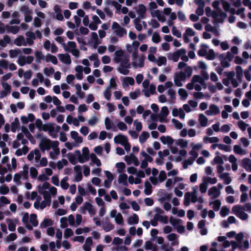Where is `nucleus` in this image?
I'll list each match as a JSON object with an SVG mask.
<instances>
[{
	"mask_svg": "<svg viewBox=\"0 0 251 251\" xmlns=\"http://www.w3.org/2000/svg\"><path fill=\"white\" fill-rule=\"evenodd\" d=\"M134 82V80L132 77H126L123 80V85L124 87H127L129 85H133Z\"/></svg>",
	"mask_w": 251,
	"mask_h": 251,
	"instance_id": "nucleus-22",
	"label": "nucleus"
},
{
	"mask_svg": "<svg viewBox=\"0 0 251 251\" xmlns=\"http://www.w3.org/2000/svg\"><path fill=\"white\" fill-rule=\"evenodd\" d=\"M21 130L23 133L25 135L26 137L28 138L30 141H31V140H32L33 138L31 134L27 129V128L25 126H22L21 127Z\"/></svg>",
	"mask_w": 251,
	"mask_h": 251,
	"instance_id": "nucleus-32",
	"label": "nucleus"
},
{
	"mask_svg": "<svg viewBox=\"0 0 251 251\" xmlns=\"http://www.w3.org/2000/svg\"><path fill=\"white\" fill-rule=\"evenodd\" d=\"M217 155L214 158L213 161L212 162V164L213 165L214 164H217V172L218 174L217 176L220 177V155H219V152H216Z\"/></svg>",
	"mask_w": 251,
	"mask_h": 251,
	"instance_id": "nucleus-21",
	"label": "nucleus"
},
{
	"mask_svg": "<svg viewBox=\"0 0 251 251\" xmlns=\"http://www.w3.org/2000/svg\"><path fill=\"white\" fill-rule=\"evenodd\" d=\"M169 113L168 108L167 106H163L161 108V112L159 114V121L163 122L164 119L166 118Z\"/></svg>",
	"mask_w": 251,
	"mask_h": 251,
	"instance_id": "nucleus-9",
	"label": "nucleus"
},
{
	"mask_svg": "<svg viewBox=\"0 0 251 251\" xmlns=\"http://www.w3.org/2000/svg\"><path fill=\"white\" fill-rule=\"evenodd\" d=\"M245 208L241 205H235L232 207V211L233 213L237 216H239L241 213L244 212Z\"/></svg>",
	"mask_w": 251,
	"mask_h": 251,
	"instance_id": "nucleus-11",
	"label": "nucleus"
},
{
	"mask_svg": "<svg viewBox=\"0 0 251 251\" xmlns=\"http://www.w3.org/2000/svg\"><path fill=\"white\" fill-rule=\"evenodd\" d=\"M76 155L68 153V158L70 163L73 165H75L77 163Z\"/></svg>",
	"mask_w": 251,
	"mask_h": 251,
	"instance_id": "nucleus-60",
	"label": "nucleus"
},
{
	"mask_svg": "<svg viewBox=\"0 0 251 251\" xmlns=\"http://www.w3.org/2000/svg\"><path fill=\"white\" fill-rule=\"evenodd\" d=\"M35 56L36 57V61L37 63L40 62L41 60H44L45 59L44 55H43L42 52L40 51H36Z\"/></svg>",
	"mask_w": 251,
	"mask_h": 251,
	"instance_id": "nucleus-45",
	"label": "nucleus"
},
{
	"mask_svg": "<svg viewBox=\"0 0 251 251\" xmlns=\"http://www.w3.org/2000/svg\"><path fill=\"white\" fill-rule=\"evenodd\" d=\"M251 160L249 158H245L242 160L241 165L246 171H248V168L249 164H251Z\"/></svg>",
	"mask_w": 251,
	"mask_h": 251,
	"instance_id": "nucleus-42",
	"label": "nucleus"
},
{
	"mask_svg": "<svg viewBox=\"0 0 251 251\" xmlns=\"http://www.w3.org/2000/svg\"><path fill=\"white\" fill-rule=\"evenodd\" d=\"M213 204V209L217 211L220 210V200H216L215 201L210 202L209 205Z\"/></svg>",
	"mask_w": 251,
	"mask_h": 251,
	"instance_id": "nucleus-50",
	"label": "nucleus"
},
{
	"mask_svg": "<svg viewBox=\"0 0 251 251\" xmlns=\"http://www.w3.org/2000/svg\"><path fill=\"white\" fill-rule=\"evenodd\" d=\"M212 15H211V17L213 18V23L214 24H216V23H220V18H218V17H220V9H217L216 11H213L212 13Z\"/></svg>",
	"mask_w": 251,
	"mask_h": 251,
	"instance_id": "nucleus-23",
	"label": "nucleus"
},
{
	"mask_svg": "<svg viewBox=\"0 0 251 251\" xmlns=\"http://www.w3.org/2000/svg\"><path fill=\"white\" fill-rule=\"evenodd\" d=\"M114 140L116 144L124 145L125 143L127 142L128 139L125 135L119 134L114 137Z\"/></svg>",
	"mask_w": 251,
	"mask_h": 251,
	"instance_id": "nucleus-6",
	"label": "nucleus"
},
{
	"mask_svg": "<svg viewBox=\"0 0 251 251\" xmlns=\"http://www.w3.org/2000/svg\"><path fill=\"white\" fill-rule=\"evenodd\" d=\"M54 123H48L44 124L42 127V130L44 131H48L49 134L53 138H56V135L53 133Z\"/></svg>",
	"mask_w": 251,
	"mask_h": 251,
	"instance_id": "nucleus-3",
	"label": "nucleus"
},
{
	"mask_svg": "<svg viewBox=\"0 0 251 251\" xmlns=\"http://www.w3.org/2000/svg\"><path fill=\"white\" fill-rule=\"evenodd\" d=\"M149 133L147 131H143L139 136V141L141 143H145L149 137Z\"/></svg>",
	"mask_w": 251,
	"mask_h": 251,
	"instance_id": "nucleus-31",
	"label": "nucleus"
},
{
	"mask_svg": "<svg viewBox=\"0 0 251 251\" xmlns=\"http://www.w3.org/2000/svg\"><path fill=\"white\" fill-rule=\"evenodd\" d=\"M236 78L239 81H241L243 77V69L241 66H237L236 67Z\"/></svg>",
	"mask_w": 251,
	"mask_h": 251,
	"instance_id": "nucleus-37",
	"label": "nucleus"
},
{
	"mask_svg": "<svg viewBox=\"0 0 251 251\" xmlns=\"http://www.w3.org/2000/svg\"><path fill=\"white\" fill-rule=\"evenodd\" d=\"M68 46L66 45V44L63 43L62 44V46H63V48L66 51H70L71 50H70V48L72 49V50H74L75 49L76 47V45L75 42L74 41H68Z\"/></svg>",
	"mask_w": 251,
	"mask_h": 251,
	"instance_id": "nucleus-19",
	"label": "nucleus"
},
{
	"mask_svg": "<svg viewBox=\"0 0 251 251\" xmlns=\"http://www.w3.org/2000/svg\"><path fill=\"white\" fill-rule=\"evenodd\" d=\"M199 120L201 126L204 127L207 126L208 119L203 114L199 115Z\"/></svg>",
	"mask_w": 251,
	"mask_h": 251,
	"instance_id": "nucleus-27",
	"label": "nucleus"
},
{
	"mask_svg": "<svg viewBox=\"0 0 251 251\" xmlns=\"http://www.w3.org/2000/svg\"><path fill=\"white\" fill-rule=\"evenodd\" d=\"M38 175V171L37 169L32 167L30 168V175L31 178H36Z\"/></svg>",
	"mask_w": 251,
	"mask_h": 251,
	"instance_id": "nucleus-61",
	"label": "nucleus"
},
{
	"mask_svg": "<svg viewBox=\"0 0 251 251\" xmlns=\"http://www.w3.org/2000/svg\"><path fill=\"white\" fill-rule=\"evenodd\" d=\"M74 234V232L71 228H67L64 231V237L66 238H68Z\"/></svg>",
	"mask_w": 251,
	"mask_h": 251,
	"instance_id": "nucleus-64",
	"label": "nucleus"
},
{
	"mask_svg": "<svg viewBox=\"0 0 251 251\" xmlns=\"http://www.w3.org/2000/svg\"><path fill=\"white\" fill-rule=\"evenodd\" d=\"M151 15L152 17H156L158 21L161 22H164L166 21V18L163 15H161L159 10H156L154 11L151 12Z\"/></svg>",
	"mask_w": 251,
	"mask_h": 251,
	"instance_id": "nucleus-14",
	"label": "nucleus"
},
{
	"mask_svg": "<svg viewBox=\"0 0 251 251\" xmlns=\"http://www.w3.org/2000/svg\"><path fill=\"white\" fill-rule=\"evenodd\" d=\"M129 62V56L126 57L121 61V65L122 67L125 68H130V64L128 63Z\"/></svg>",
	"mask_w": 251,
	"mask_h": 251,
	"instance_id": "nucleus-51",
	"label": "nucleus"
},
{
	"mask_svg": "<svg viewBox=\"0 0 251 251\" xmlns=\"http://www.w3.org/2000/svg\"><path fill=\"white\" fill-rule=\"evenodd\" d=\"M207 189V183L203 178V182L200 185V190L201 193L206 192Z\"/></svg>",
	"mask_w": 251,
	"mask_h": 251,
	"instance_id": "nucleus-48",
	"label": "nucleus"
},
{
	"mask_svg": "<svg viewBox=\"0 0 251 251\" xmlns=\"http://www.w3.org/2000/svg\"><path fill=\"white\" fill-rule=\"evenodd\" d=\"M208 194L209 196H212L214 199L218 197V195L220 194L219 189L213 186L209 189Z\"/></svg>",
	"mask_w": 251,
	"mask_h": 251,
	"instance_id": "nucleus-17",
	"label": "nucleus"
},
{
	"mask_svg": "<svg viewBox=\"0 0 251 251\" xmlns=\"http://www.w3.org/2000/svg\"><path fill=\"white\" fill-rule=\"evenodd\" d=\"M207 141H208L210 143H217L219 141V138L217 137H204L203 138V141L204 142H206Z\"/></svg>",
	"mask_w": 251,
	"mask_h": 251,
	"instance_id": "nucleus-52",
	"label": "nucleus"
},
{
	"mask_svg": "<svg viewBox=\"0 0 251 251\" xmlns=\"http://www.w3.org/2000/svg\"><path fill=\"white\" fill-rule=\"evenodd\" d=\"M115 221L118 225H123L124 224V220L122 214L120 213L117 214L115 217Z\"/></svg>",
	"mask_w": 251,
	"mask_h": 251,
	"instance_id": "nucleus-59",
	"label": "nucleus"
},
{
	"mask_svg": "<svg viewBox=\"0 0 251 251\" xmlns=\"http://www.w3.org/2000/svg\"><path fill=\"white\" fill-rule=\"evenodd\" d=\"M116 166L119 173H122L125 171L126 165L124 162H118L116 163Z\"/></svg>",
	"mask_w": 251,
	"mask_h": 251,
	"instance_id": "nucleus-46",
	"label": "nucleus"
},
{
	"mask_svg": "<svg viewBox=\"0 0 251 251\" xmlns=\"http://www.w3.org/2000/svg\"><path fill=\"white\" fill-rule=\"evenodd\" d=\"M53 221L51 219H45L40 224V227L46 228L48 226H50L52 225Z\"/></svg>",
	"mask_w": 251,
	"mask_h": 251,
	"instance_id": "nucleus-29",
	"label": "nucleus"
},
{
	"mask_svg": "<svg viewBox=\"0 0 251 251\" xmlns=\"http://www.w3.org/2000/svg\"><path fill=\"white\" fill-rule=\"evenodd\" d=\"M50 143L51 140L50 139L46 137H43L39 144V147L43 151L45 150H49L50 149Z\"/></svg>",
	"mask_w": 251,
	"mask_h": 251,
	"instance_id": "nucleus-5",
	"label": "nucleus"
},
{
	"mask_svg": "<svg viewBox=\"0 0 251 251\" xmlns=\"http://www.w3.org/2000/svg\"><path fill=\"white\" fill-rule=\"evenodd\" d=\"M72 139L77 143H81L83 142V138L81 136H78V133L75 131H72L70 133Z\"/></svg>",
	"mask_w": 251,
	"mask_h": 251,
	"instance_id": "nucleus-18",
	"label": "nucleus"
},
{
	"mask_svg": "<svg viewBox=\"0 0 251 251\" xmlns=\"http://www.w3.org/2000/svg\"><path fill=\"white\" fill-rule=\"evenodd\" d=\"M17 62L20 66H24L26 64L25 57L23 55L20 56Z\"/></svg>",
	"mask_w": 251,
	"mask_h": 251,
	"instance_id": "nucleus-62",
	"label": "nucleus"
},
{
	"mask_svg": "<svg viewBox=\"0 0 251 251\" xmlns=\"http://www.w3.org/2000/svg\"><path fill=\"white\" fill-rule=\"evenodd\" d=\"M191 195V193L189 192H187L185 193L184 199L183 201L184 205L185 206H188L190 204Z\"/></svg>",
	"mask_w": 251,
	"mask_h": 251,
	"instance_id": "nucleus-40",
	"label": "nucleus"
},
{
	"mask_svg": "<svg viewBox=\"0 0 251 251\" xmlns=\"http://www.w3.org/2000/svg\"><path fill=\"white\" fill-rule=\"evenodd\" d=\"M176 144L179 146L181 148H185L188 146V142L183 139H179L176 141Z\"/></svg>",
	"mask_w": 251,
	"mask_h": 251,
	"instance_id": "nucleus-44",
	"label": "nucleus"
},
{
	"mask_svg": "<svg viewBox=\"0 0 251 251\" xmlns=\"http://www.w3.org/2000/svg\"><path fill=\"white\" fill-rule=\"evenodd\" d=\"M139 222V217L136 214H133L132 217L129 218L128 223L129 225L137 224Z\"/></svg>",
	"mask_w": 251,
	"mask_h": 251,
	"instance_id": "nucleus-33",
	"label": "nucleus"
},
{
	"mask_svg": "<svg viewBox=\"0 0 251 251\" xmlns=\"http://www.w3.org/2000/svg\"><path fill=\"white\" fill-rule=\"evenodd\" d=\"M90 158L91 159V160L92 162L95 164L98 167L101 166V162L100 160L97 157L96 154L94 153H91L90 154Z\"/></svg>",
	"mask_w": 251,
	"mask_h": 251,
	"instance_id": "nucleus-34",
	"label": "nucleus"
},
{
	"mask_svg": "<svg viewBox=\"0 0 251 251\" xmlns=\"http://www.w3.org/2000/svg\"><path fill=\"white\" fill-rule=\"evenodd\" d=\"M152 41L154 43H158L161 41V38L158 33L156 32L153 33L152 37Z\"/></svg>",
	"mask_w": 251,
	"mask_h": 251,
	"instance_id": "nucleus-63",
	"label": "nucleus"
},
{
	"mask_svg": "<svg viewBox=\"0 0 251 251\" xmlns=\"http://www.w3.org/2000/svg\"><path fill=\"white\" fill-rule=\"evenodd\" d=\"M140 95V90L139 89H137L134 92H131L129 93V96L132 100H135Z\"/></svg>",
	"mask_w": 251,
	"mask_h": 251,
	"instance_id": "nucleus-54",
	"label": "nucleus"
},
{
	"mask_svg": "<svg viewBox=\"0 0 251 251\" xmlns=\"http://www.w3.org/2000/svg\"><path fill=\"white\" fill-rule=\"evenodd\" d=\"M127 176L126 174H122L119 175L118 182L125 186L127 185Z\"/></svg>",
	"mask_w": 251,
	"mask_h": 251,
	"instance_id": "nucleus-24",
	"label": "nucleus"
},
{
	"mask_svg": "<svg viewBox=\"0 0 251 251\" xmlns=\"http://www.w3.org/2000/svg\"><path fill=\"white\" fill-rule=\"evenodd\" d=\"M245 208L241 205H235L232 207V211L233 213L237 216H239L241 213L244 212Z\"/></svg>",
	"mask_w": 251,
	"mask_h": 251,
	"instance_id": "nucleus-12",
	"label": "nucleus"
},
{
	"mask_svg": "<svg viewBox=\"0 0 251 251\" xmlns=\"http://www.w3.org/2000/svg\"><path fill=\"white\" fill-rule=\"evenodd\" d=\"M112 125H113V122L110 120L109 117H107L105 119V126L107 130H110L112 128Z\"/></svg>",
	"mask_w": 251,
	"mask_h": 251,
	"instance_id": "nucleus-55",
	"label": "nucleus"
},
{
	"mask_svg": "<svg viewBox=\"0 0 251 251\" xmlns=\"http://www.w3.org/2000/svg\"><path fill=\"white\" fill-rule=\"evenodd\" d=\"M169 221L171 225L174 227H176L180 224L182 223V220L180 219H176L173 216H171L169 219Z\"/></svg>",
	"mask_w": 251,
	"mask_h": 251,
	"instance_id": "nucleus-28",
	"label": "nucleus"
},
{
	"mask_svg": "<svg viewBox=\"0 0 251 251\" xmlns=\"http://www.w3.org/2000/svg\"><path fill=\"white\" fill-rule=\"evenodd\" d=\"M14 43L17 46H21L22 45L26 46V43L25 42V38L22 35H19L14 41Z\"/></svg>",
	"mask_w": 251,
	"mask_h": 251,
	"instance_id": "nucleus-20",
	"label": "nucleus"
},
{
	"mask_svg": "<svg viewBox=\"0 0 251 251\" xmlns=\"http://www.w3.org/2000/svg\"><path fill=\"white\" fill-rule=\"evenodd\" d=\"M21 50L19 49L10 50H9V55L11 58H14L16 57L18 54L21 53Z\"/></svg>",
	"mask_w": 251,
	"mask_h": 251,
	"instance_id": "nucleus-47",
	"label": "nucleus"
},
{
	"mask_svg": "<svg viewBox=\"0 0 251 251\" xmlns=\"http://www.w3.org/2000/svg\"><path fill=\"white\" fill-rule=\"evenodd\" d=\"M43 196L44 201L41 203L40 208L41 209H44L47 206H50L51 203V197L49 191H45Z\"/></svg>",
	"mask_w": 251,
	"mask_h": 251,
	"instance_id": "nucleus-2",
	"label": "nucleus"
},
{
	"mask_svg": "<svg viewBox=\"0 0 251 251\" xmlns=\"http://www.w3.org/2000/svg\"><path fill=\"white\" fill-rule=\"evenodd\" d=\"M112 29L114 30V32L118 37L121 38L124 35H126L127 33L126 30L120 26V25L116 22H114L112 25Z\"/></svg>",
	"mask_w": 251,
	"mask_h": 251,
	"instance_id": "nucleus-1",
	"label": "nucleus"
},
{
	"mask_svg": "<svg viewBox=\"0 0 251 251\" xmlns=\"http://www.w3.org/2000/svg\"><path fill=\"white\" fill-rule=\"evenodd\" d=\"M233 250H235L237 248H239L241 250H243V246L240 243H237L234 241H231L230 242Z\"/></svg>",
	"mask_w": 251,
	"mask_h": 251,
	"instance_id": "nucleus-56",
	"label": "nucleus"
},
{
	"mask_svg": "<svg viewBox=\"0 0 251 251\" xmlns=\"http://www.w3.org/2000/svg\"><path fill=\"white\" fill-rule=\"evenodd\" d=\"M44 74L47 76H50V75L53 74L54 73V70L52 67H50V68L45 67L43 70Z\"/></svg>",
	"mask_w": 251,
	"mask_h": 251,
	"instance_id": "nucleus-57",
	"label": "nucleus"
},
{
	"mask_svg": "<svg viewBox=\"0 0 251 251\" xmlns=\"http://www.w3.org/2000/svg\"><path fill=\"white\" fill-rule=\"evenodd\" d=\"M125 160L128 165L133 163L135 166H138L140 164L137 157L132 153H130L129 155H126Z\"/></svg>",
	"mask_w": 251,
	"mask_h": 251,
	"instance_id": "nucleus-4",
	"label": "nucleus"
},
{
	"mask_svg": "<svg viewBox=\"0 0 251 251\" xmlns=\"http://www.w3.org/2000/svg\"><path fill=\"white\" fill-rule=\"evenodd\" d=\"M145 194L147 195H151L152 192V186L151 183L148 180L146 181L145 182Z\"/></svg>",
	"mask_w": 251,
	"mask_h": 251,
	"instance_id": "nucleus-25",
	"label": "nucleus"
},
{
	"mask_svg": "<svg viewBox=\"0 0 251 251\" xmlns=\"http://www.w3.org/2000/svg\"><path fill=\"white\" fill-rule=\"evenodd\" d=\"M139 8L137 10V13L141 18H145V14L146 12V7L143 4H140L138 6Z\"/></svg>",
	"mask_w": 251,
	"mask_h": 251,
	"instance_id": "nucleus-16",
	"label": "nucleus"
},
{
	"mask_svg": "<svg viewBox=\"0 0 251 251\" xmlns=\"http://www.w3.org/2000/svg\"><path fill=\"white\" fill-rule=\"evenodd\" d=\"M230 61L224 57V54H221V66L223 68H227L230 66Z\"/></svg>",
	"mask_w": 251,
	"mask_h": 251,
	"instance_id": "nucleus-38",
	"label": "nucleus"
},
{
	"mask_svg": "<svg viewBox=\"0 0 251 251\" xmlns=\"http://www.w3.org/2000/svg\"><path fill=\"white\" fill-rule=\"evenodd\" d=\"M178 93L181 97V99L183 100H185L187 97H188V93L184 89H179L178 91Z\"/></svg>",
	"mask_w": 251,
	"mask_h": 251,
	"instance_id": "nucleus-53",
	"label": "nucleus"
},
{
	"mask_svg": "<svg viewBox=\"0 0 251 251\" xmlns=\"http://www.w3.org/2000/svg\"><path fill=\"white\" fill-rule=\"evenodd\" d=\"M201 49H200L198 52V54L200 56H204L207 52L206 49L208 48V46L206 44H201Z\"/></svg>",
	"mask_w": 251,
	"mask_h": 251,
	"instance_id": "nucleus-35",
	"label": "nucleus"
},
{
	"mask_svg": "<svg viewBox=\"0 0 251 251\" xmlns=\"http://www.w3.org/2000/svg\"><path fill=\"white\" fill-rule=\"evenodd\" d=\"M58 56L59 60L63 63L70 64L71 63V56L68 53L58 54Z\"/></svg>",
	"mask_w": 251,
	"mask_h": 251,
	"instance_id": "nucleus-8",
	"label": "nucleus"
},
{
	"mask_svg": "<svg viewBox=\"0 0 251 251\" xmlns=\"http://www.w3.org/2000/svg\"><path fill=\"white\" fill-rule=\"evenodd\" d=\"M161 142L164 145H171L174 143V139L170 136H162L160 138Z\"/></svg>",
	"mask_w": 251,
	"mask_h": 251,
	"instance_id": "nucleus-15",
	"label": "nucleus"
},
{
	"mask_svg": "<svg viewBox=\"0 0 251 251\" xmlns=\"http://www.w3.org/2000/svg\"><path fill=\"white\" fill-rule=\"evenodd\" d=\"M93 243V240L91 237H88L85 240V244L83 246V249L85 251H91V246Z\"/></svg>",
	"mask_w": 251,
	"mask_h": 251,
	"instance_id": "nucleus-13",
	"label": "nucleus"
},
{
	"mask_svg": "<svg viewBox=\"0 0 251 251\" xmlns=\"http://www.w3.org/2000/svg\"><path fill=\"white\" fill-rule=\"evenodd\" d=\"M229 213V209L226 206H223L221 208V216L222 217H225Z\"/></svg>",
	"mask_w": 251,
	"mask_h": 251,
	"instance_id": "nucleus-58",
	"label": "nucleus"
},
{
	"mask_svg": "<svg viewBox=\"0 0 251 251\" xmlns=\"http://www.w3.org/2000/svg\"><path fill=\"white\" fill-rule=\"evenodd\" d=\"M221 179L224 180V184L228 185L231 182L232 179L228 176V174L223 173L221 174Z\"/></svg>",
	"mask_w": 251,
	"mask_h": 251,
	"instance_id": "nucleus-26",
	"label": "nucleus"
},
{
	"mask_svg": "<svg viewBox=\"0 0 251 251\" xmlns=\"http://www.w3.org/2000/svg\"><path fill=\"white\" fill-rule=\"evenodd\" d=\"M192 81L193 83L199 82L202 84L204 83V79L199 75H194L192 77Z\"/></svg>",
	"mask_w": 251,
	"mask_h": 251,
	"instance_id": "nucleus-43",
	"label": "nucleus"
},
{
	"mask_svg": "<svg viewBox=\"0 0 251 251\" xmlns=\"http://www.w3.org/2000/svg\"><path fill=\"white\" fill-rule=\"evenodd\" d=\"M6 28L8 32H11L12 33L15 34H17L19 31V27L17 26H10L8 25L5 27Z\"/></svg>",
	"mask_w": 251,
	"mask_h": 251,
	"instance_id": "nucleus-41",
	"label": "nucleus"
},
{
	"mask_svg": "<svg viewBox=\"0 0 251 251\" xmlns=\"http://www.w3.org/2000/svg\"><path fill=\"white\" fill-rule=\"evenodd\" d=\"M236 222L235 218L233 216H230L228 217L227 220H224L222 222L223 227L227 228L229 226V224H234Z\"/></svg>",
	"mask_w": 251,
	"mask_h": 251,
	"instance_id": "nucleus-10",
	"label": "nucleus"
},
{
	"mask_svg": "<svg viewBox=\"0 0 251 251\" xmlns=\"http://www.w3.org/2000/svg\"><path fill=\"white\" fill-rule=\"evenodd\" d=\"M19 173L22 175L24 178L26 179L28 177V167L27 165H25L23 167V171H20Z\"/></svg>",
	"mask_w": 251,
	"mask_h": 251,
	"instance_id": "nucleus-49",
	"label": "nucleus"
},
{
	"mask_svg": "<svg viewBox=\"0 0 251 251\" xmlns=\"http://www.w3.org/2000/svg\"><path fill=\"white\" fill-rule=\"evenodd\" d=\"M114 228V225L108 220L103 225V228L105 232H109Z\"/></svg>",
	"mask_w": 251,
	"mask_h": 251,
	"instance_id": "nucleus-30",
	"label": "nucleus"
},
{
	"mask_svg": "<svg viewBox=\"0 0 251 251\" xmlns=\"http://www.w3.org/2000/svg\"><path fill=\"white\" fill-rule=\"evenodd\" d=\"M30 222L33 226H37L38 225V221L37 219V215L35 214H31L30 216Z\"/></svg>",
	"mask_w": 251,
	"mask_h": 251,
	"instance_id": "nucleus-39",
	"label": "nucleus"
},
{
	"mask_svg": "<svg viewBox=\"0 0 251 251\" xmlns=\"http://www.w3.org/2000/svg\"><path fill=\"white\" fill-rule=\"evenodd\" d=\"M20 126L19 121L18 118H15L14 122H13L11 124V131L13 132H15L16 129Z\"/></svg>",
	"mask_w": 251,
	"mask_h": 251,
	"instance_id": "nucleus-36",
	"label": "nucleus"
},
{
	"mask_svg": "<svg viewBox=\"0 0 251 251\" xmlns=\"http://www.w3.org/2000/svg\"><path fill=\"white\" fill-rule=\"evenodd\" d=\"M219 113L220 109L219 107L215 104L210 105L209 109L205 111L206 114L208 116L217 114Z\"/></svg>",
	"mask_w": 251,
	"mask_h": 251,
	"instance_id": "nucleus-7",
	"label": "nucleus"
}]
</instances>
